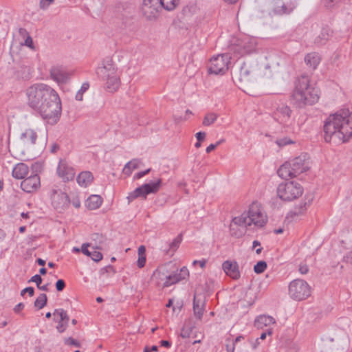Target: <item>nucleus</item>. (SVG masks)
<instances>
[{"label": "nucleus", "instance_id": "f257e3e1", "mask_svg": "<svg viewBox=\"0 0 352 352\" xmlns=\"http://www.w3.org/2000/svg\"><path fill=\"white\" fill-rule=\"evenodd\" d=\"M27 104L37 111L43 120L54 124L61 113V102L57 92L44 83H36L25 91Z\"/></svg>", "mask_w": 352, "mask_h": 352}, {"label": "nucleus", "instance_id": "f03ea898", "mask_svg": "<svg viewBox=\"0 0 352 352\" xmlns=\"http://www.w3.org/2000/svg\"><path fill=\"white\" fill-rule=\"evenodd\" d=\"M323 131L327 142L338 144L348 141L352 138V113L342 111L330 115L324 122Z\"/></svg>", "mask_w": 352, "mask_h": 352}, {"label": "nucleus", "instance_id": "7ed1b4c3", "mask_svg": "<svg viewBox=\"0 0 352 352\" xmlns=\"http://www.w3.org/2000/svg\"><path fill=\"white\" fill-rule=\"evenodd\" d=\"M317 88L310 85L307 75L302 74L295 82V89L292 95V101L298 107L312 105L319 99Z\"/></svg>", "mask_w": 352, "mask_h": 352}, {"label": "nucleus", "instance_id": "20e7f679", "mask_svg": "<svg viewBox=\"0 0 352 352\" xmlns=\"http://www.w3.org/2000/svg\"><path fill=\"white\" fill-rule=\"evenodd\" d=\"M267 222V216L261 204L253 202L248 211L234 218V223L243 225L245 228L254 226L256 228H263Z\"/></svg>", "mask_w": 352, "mask_h": 352}, {"label": "nucleus", "instance_id": "39448f33", "mask_svg": "<svg viewBox=\"0 0 352 352\" xmlns=\"http://www.w3.org/2000/svg\"><path fill=\"white\" fill-rule=\"evenodd\" d=\"M309 157L307 153L285 162L277 170V174L283 179H287L298 176L309 169Z\"/></svg>", "mask_w": 352, "mask_h": 352}, {"label": "nucleus", "instance_id": "423d86ee", "mask_svg": "<svg viewBox=\"0 0 352 352\" xmlns=\"http://www.w3.org/2000/svg\"><path fill=\"white\" fill-rule=\"evenodd\" d=\"M96 72L102 80L106 81V89L108 91L114 92L118 89L120 78L111 60L105 61L102 67L97 69Z\"/></svg>", "mask_w": 352, "mask_h": 352}, {"label": "nucleus", "instance_id": "0eeeda50", "mask_svg": "<svg viewBox=\"0 0 352 352\" xmlns=\"http://www.w3.org/2000/svg\"><path fill=\"white\" fill-rule=\"evenodd\" d=\"M303 188L295 182L289 181L280 184L277 188V195L284 201H292L302 195Z\"/></svg>", "mask_w": 352, "mask_h": 352}, {"label": "nucleus", "instance_id": "6e6552de", "mask_svg": "<svg viewBox=\"0 0 352 352\" xmlns=\"http://www.w3.org/2000/svg\"><path fill=\"white\" fill-rule=\"evenodd\" d=\"M310 287L307 283L302 279H296L289 285V294L296 300H302L310 296Z\"/></svg>", "mask_w": 352, "mask_h": 352}, {"label": "nucleus", "instance_id": "1a4fd4ad", "mask_svg": "<svg viewBox=\"0 0 352 352\" xmlns=\"http://www.w3.org/2000/svg\"><path fill=\"white\" fill-rule=\"evenodd\" d=\"M161 183V179H157L154 182L144 184L135 188L133 192H130L126 197L129 203L139 197H143L145 198L148 194L157 192L160 188Z\"/></svg>", "mask_w": 352, "mask_h": 352}, {"label": "nucleus", "instance_id": "9d476101", "mask_svg": "<svg viewBox=\"0 0 352 352\" xmlns=\"http://www.w3.org/2000/svg\"><path fill=\"white\" fill-rule=\"evenodd\" d=\"M228 54H219L210 59L209 72L214 74H223L228 69L230 63Z\"/></svg>", "mask_w": 352, "mask_h": 352}, {"label": "nucleus", "instance_id": "9b49d317", "mask_svg": "<svg viewBox=\"0 0 352 352\" xmlns=\"http://www.w3.org/2000/svg\"><path fill=\"white\" fill-rule=\"evenodd\" d=\"M292 111L290 107L286 104H281L278 105L274 112V118L285 128H289L292 125L291 118Z\"/></svg>", "mask_w": 352, "mask_h": 352}, {"label": "nucleus", "instance_id": "f8f14e48", "mask_svg": "<svg viewBox=\"0 0 352 352\" xmlns=\"http://www.w3.org/2000/svg\"><path fill=\"white\" fill-rule=\"evenodd\" d=\"M257 67L252 66L249 63H244L239 72L240 80L245 82H250L256 79L257 76Z\"/></svg>", "mask_w": 352, "mask_h": 352}, {"label": "nucleus", "instance_id": "ddd939ff", "mask_svg": "<svg viewBox=\"0 0 352 352\" xmlns=\"http://www.w3.org/2000/svg\"><path fill=\"white\" fill-rule=\"evenodd\" d=\"M40 177L37 174L25 178L21 183V189L26 192H32L40 187Z\"/></svg>", "mask_w": 352, "mask_h": 352}, {"label": "nucleus", "instance_id": "4468645a", "mask_svg": "<svg viewBox=\"0 0 352 352\" xmlns=\"http://www.w3.org/2000/svg\"><path fill=\"white\" fill-rule=\"evenodd\" d=\"M159 8V0H143L142 11L143 14L149 19L155 17Z\"/></svg>", "mask_w": 352, "mask_h": 352}, {"label": "nucleus", "instance_id": "2eb2a0df", "mask_svg": "<svg viewBox=\"0 0 352 352\" xmlns=\"http://www.w3.org/2000/svg\"><path fill=\"white\" fill-rule=\"evenodd\" d=\"M57 173L58 176L65 182L72 180L75 176L74 169L69 166L65 160H60Z\"/></svg>", "mask_w": 352, "mask_h": 352}, {"label": "nucleus", "instance_id": "dca6fc26", "mask_svg": "<svg viewBox=\"0 0 352 352\" xmlns=\"http://www.w3.org/2000/svg\"><path fill=\"white\" fill-rule=\"evenodd\" d=\"M51 78L58 82L63 84L67 82L69 79V74L61 67H53L50 69Z\"/></svg>", "mask_w": 352, "mask_h": 352}, {"label": "nucleus", "instance_id": "f3484780", "mask_svg": "<svg viewBox=\"0 0 352 352\" xmlns=\"http://www.w3.org/2000/svg\"><path fill=\"white\" fill-rule=\"evenodd\" d=\"M312 195H306L300 203L291 211L292 216H300L305 213L313 201Z\"/></svg>", "mask_w": 352, "mask_h": 352}, {"label": "nucleus", "instance_id": "a211bd4d", "mask_svg": "<svg viewBox=\"0 0 352 352\" xmlns=\"http://www.w3.org/2000/svg\"><path fill=\"white\" fill-rule=\"evenodd\" d=\"M224 272L232 279L237 280L240 277L239 265L236 261H226L222 264Z\"/></svg>", "mask_w": 352, "mask_h": 352}, {"label": "nucleus", "instance_id": "6ab92c4d", "mask_svg": "<svg viewBox=\"0 0 352 352\" xmlns=\"http://www.w3.org/2000/svg\"><path fill=\"white\" fill-rule=\"evenodd\" d=\"M168 274V270L166 267H160L156 269L152 276V279L155 282L157 286H162L163 287V283L166 282L167 276Z\"/></svg>", "mask_w": 352, "mask_h": 352}, {"label": "nucleus", "instance_id": "aec40b11", "mask_svg": "<svg viewBox=\"0 0 352 352\" xmlns=\"http://www.w3.org/2000/svg\"><path fill=\"white\" fill-rule=\"evenodd\" d=\"M36 133L31 129H25L20 135L21 142L28 146L34 145L36 143Z\"/></svg>", "mask_w": 352, "mask_h": 352}, {"label": "nucleus", "instance_id": "412c9836", "mask_svg": "<svg viewBox=\"0 0 352 352\" xmlns=\"http://www.w3.org/2000/svg\"><path fill=\"white\" fill-rule=\"evenodd\" d=\"M29 168L25 163H18L13 168L12 175L16 179H22L28 174Z\"/></svg>", "mask_w": 352, "mask_h": 352}, {"label": "nucleus", "instance_id": "4be33fe9", "mask_svg": "<svg viewBox=\"0 0 352 352\" xmlns=\"http://www.w3.org/2000/svg\"><path fill=\"white\" fill-rule=\"evenodd\" d=\"M69 197L66 193L60 192L58 195L52 197V204L54 207L58 209H63L69 204Z\"/></svg>", "mask_w": 352, "mask_h": 352}, {"label": "nucleus", "instance_id": "5701e85b", "mask_svg": "<svg viewBox=\"0 0 352 352\" xmlns=\"http://www.w3.org/2000/svg\"><path fill=\"white\" fill-rule=\"evenodd\" d=\"M204 300L199 296H194L193 311L195 316L201 319L204 314Z\"/></svg>", "mask_w": 352, "mask_h": 352}, {"label": "nucleus", "instance_id": "b1692460", "mask_svg": "<svg viewBox=\"0 0 352 352\" xmlns=\"http://www.w3.org/2000/svg\"><path fill=\"white\" fill-rule=\"evenodd\" d=\"M332 31L328 27L322 28L320 34L315 38V43L319 45L324 44L331 36Z\"/></svg>", "mask_w": 352, "mask_h": 352}, {"label": "nucleus", "instance_id": "393cba45", "mask_svg": "<svg viewBox=\"0 0 352 352\" xmlns=\"http://www.w3.org/2000/svg\"><path fill=\"white\" fill-rule=\"evenodd\" d=\"M91 239L94 242L93 249L103 250L107 246V237L102 234L94 233L91 235Z\"/></svg>", "mask_w": 352, "mask_h": 352}, {"label": "nucleus", "instance_id": "a878e982", "mask_svg": "<svg viewBox=\"0 0 352 352\" xmlns=\"http://www.w3.org/2000/svg\"><path fill=\"white\" fill-rule=\"evenodd\" d=\"M275 320L272 316L262 315L258 316L254 321V326L258 329H262L264 327L274 324Z\"/></svg>", "mask_w": 352, "mask_h": 352}, {"label": "nucleus", "instance_id": "bb28decb", "mask_svg": "<svg viewBox=\"0 0 352 352\" xmlns=\"http://www.w3.org/2000/svg\"><path fill=\"white\" fill-rule=\"evenodd\" d=\"M305 62L309 67L315 69L320 62V57L316 52L309 53L305 56Z\"/></svg>", "mask_w": 352, "mask_h": 352}, {"label": "nucleus", "instance_id": "cd10ccee", "mask_svg": "<svg viewBox=\"0 0 352 352\" xmlns=\"http://www.w3.org/2000/svg\"><path fill=\"white\" fill-rule=\"evenodd\" d=\"M93 179V175L90 171H83L77 177V182L80 186L87 187L91 183Z\"/></svg>", "mask_w": 352, "mask_h": 352}, {"label": "nucleus", "instance_id": "c85d7f7f", "mask_svg": "<svg viewBox=\"0 0 352 352\" xmlns=\"http://www.w3.org/2000/svg\"><path fill=\"white\" fill-rule=\"evenodd\" d=\"M243 225L234 223V218L230 226V234L236 238H240L245 234V229Z\"/></svg>", "mask_w": 352, "mask_h": 352}, {"label": "nucleus", "instance_id": "c756f323", "mask_svg": "<svg viewBox=\"0 0 352 352\" xmlns=\"http://www.w3.org/2000/svg\"><path fill=\"white\" fill-rule=\"evenodd\" d=\"M102 202V199L100 196L92 195L87 199L86 206L90 210H96L101 206Z\"/></svg>", "mask_w": 352, "mask_h": 352}, {"label": "nucleus", "instance_id": "7c9ffc66", "mask_svg": "<svg viewBox=\"0 0 352 352\" xmlns=\"http://www.w3.org/2000/svg\"><path fill=\"white\" fill-rule=\"evenodd\" d=\"M294 5H289L286 6L285 3L279 5L278 3H277V5H274L273 11L274 14H289L294 9Z\"/></svg>", "mask_w": 352, "mask_h": 352}, {"label": "nucleus", "instance_id": "2f4dec72", "mask_svg": "<svg viewBox=\"0 0 352 352\" xmlns=\"http://www.w3.org/2000/svg\"><path fill=\"white\" fill-rule=\"evenodd\" d=\"M141 162L138 159H133L131 160L130 162H127L124 168H123V173L124 174L129 176L132 173V171L135 169H137L139 168V166Z\"/></svg>", "mask_w": 352, "mask_h": 352}, {"label": "nucleus", "instance_id": "473e14b6", "mask_svg": "<svg viewBox=\"0 0 352 352\" xmlns=\"http://www.w3.org/2000/svg\"><path fill=\"white\" fill-rule=\"evenodd\" d=\"M179 0H159L160 8L170 11L173 10L179 4Z\"/></svg>", "mask_w": 352, "mask_h": 352}, {"label": "nucleus", "instance_id": "72a5a7b5", "mask_svg": "<svg viewBox=\"0 0 352 352\" xmlns=\"http://www.w3.org/2000/svg\"><path fill=\"white\" fill-rule=\"evenodd\" d=\"M180 281V277L178 278L177 276V272H169L167 276V280L166 282L163 283V287H169L173 284H175Z\"/></svg>", "mask_w": 352, "mask_h": 352}, {"label": "nucleus", "instance_id": "f704fd0d", "mask_svg": "<svg viewBox=\"0 0 352 352\" xmlns=\"http://www.w3.org/2000/svg\"><path fill=\"white\" fill-rule=\"evenodd\" d=\"M54 316H59L60 319L58 321H61V322H69V316L66 311L63 309H56L53 313Z\"/></svg>", "mask_w": 352, "mask_h": 352}, {"label": "nucleus", "instance_id": "c9c22d12", "mask_svg": "<svg viewBox=\"0 0 352 352\" xmlns=\"http://www.w3.org/2000/svg\"><path fill=\"white\" fill-rule=\"evenodd\" d=\"M47 301V295L43 293L41 294L38 296V298L36 299V300L34 302V306L36 307H37L38 309H41L46 305Z\"/></svg>", "mask_w": 352, "mask_h": 352}, {"label": "nucleus", "instance_id": "e433bc0d", "mask_svg": "<svg viewBox=\"0 0 352 352\" xmlns=\"http://www.w3.org/2000/svg\"><path fill=\"white\" fill-rule=\"evenodd\" d=\"M217 115L214 113H207L204 118L203 125L206 126H210L217 120Z\"/></svg>", "mask_w": 352, "mask_h": 352}, {"label": "nucleus", "instance_id": "4c0bfd02", "mask_svg": "<svg viewBox=\"0 0 352 352\" xmlns=\"http://www.w3.org/2000/svg\"><path fill=\"white\" fill-rule=\"evenodd\" d=\"M199 8L195 3H190L184 8L183 11L185 14H194L197 12Z\"/></svg>", "mask_w": 352, "mask_h": 352}, {"label": "nucleus", "instance_id": "58836bf2", "mask_svg": "<svg viewBox=\"0 0 352 352\" xmlns=\"http://www.w3.org/2000/svg\"><path fill=\"white\" fill-rule=\"evenodd\" d=\"M267 268V263L264 261H258L254 267V271L256 274L263 273Z\"/></svg>", "mask_w": 352, "mask_h": 352}, {"label": "nucleus", "instance_id": "ea45409f", "mask_svg": "<svg viewBox=\"0 0 352 352\" xmlns=\"http://www.w3.org/2000/svg\"><path fill=\"white\" fill-rule=\"evenodd\" d=\"M89 87L88 82H85L82 85L81 88L76 94V99L78 101H82L83 98V93L85 92Z\"/></svg>", "mask_w": 352, "mask_h": 352}, {"label": "nucleus", "instance_id": "a19ab883", "mask_svg": "<svg viewBox=\"0 0 352 352\" xmlns=\"http://www.w3.org/2000/svg\"><path fill=\"white\" fill-rule=\"evenodd\" d=\"M276 143L279 147H283L286 145L294 144V142L287 137H285L276 140Z\"/></svg>", "mask_w": 352, "mask_h": 352}, {"label": "nucleus", "instance_id": "79ce46f5", "mask_svg": "<svg viewBox=\"0 0 352 352\" xmlns=\"http://www.w3.org/2000/svg\"><path fill=\"white\" fill-rule=\"evenodd\" d=\"M182 234H180L170 244V248L171 250H173V251L177 250V248L179 247L180 243L182 242Z\"/></svg>", "mask_w": 352, "mask_h": 352}, {"label": "nucleus", "instance_id": "37998d69", "mask_svg": "<svg viewBox=\"0 0 352 352\" xmlns=\"http://www.w3.org/2000/svg\"><path fill=\"white\" fill-rule=\"evenodd\" d=\"M94 250L91 252V255L89 256L91 259L96 262H98L102 259V254L101 252L96 251V249H94Z\"/></svg>", "mask_w": 352, "mask_h": 352}, {"label": "nucleus", "instance_id": "c03bdc74", "mask_svg": "<svg viewBox=\"0 0 352 352\" xmlns=\"http://www.w3.org/2000/svg\"><path fill=\"white\" fill-rule=\"evenodd\" d=\"M188 270L186 267H183L182 268H181L179 272H177V276L178 278L180 277V280L185 279L187 276H188Z\"/></svg>", "mask_w": 352, "mask_h": 352}, {"label": "nucleus", "instance_id": "a18cd8bd", "mask_svg": "<svg viewBox=\"0 0 352 352\" xmlns=\"http://www.w3.org/2000/svg\"><path fill=\"white\" fill-rule=\"evenodd\" d=\"M54 0H41L39 7L42 10H46L50 4L53 3Z\"/></svg>", "mask_w": 352, "mask_h": 352}, {"label": "nucleus", "instance_id": "49530a36", "mask_svg": "<svg viewBox=\"0 0 352 352\" xmlns=\"http://www.w3.org/2000/svg\"><path fill=\"white\" fill-rule=\"evenodd\" d=\"M57 322H58V325L56 326L57 331L59 333L64 332L68 327V323L67 322H61V321H57Z\"/></svg>", "mask_w": 352, "mask_h": 352}, {"label": "nucleus", "instance_id": "de8ad7c7", "mask_svg": "<svg viewBox=\"0 0 352 352\" xmlns=\"http://www.w3.org/2000/svg\"><path fill=\"white\" fill-rule=\"evenodd\" d=\"M65 343L67 345L75 346L76 347H80V343L77 340H74V338H72L71 337L66 338L65 340Z\"/></svg>", "mask_w": 352, "mask_h": 352}, {"label": "nucleus", "instance_id": "09e8293b", "mask_svg": "<svg viewBox=\"0 0 352 352\" xmlns=\"http://www.w3.org/2000/svg\"><path fill=\"white\" fill-rule=\"evenodd\" d=\"M28 282H34L36 284L37 287L40 286L41 283H42V278L39 274H36L33 276Z\"/></svg>", "mask_w": 352, "mask_h": 352}, {"label": "nucleus", "instance_id": "8fccbe9b", "mask_svg": "<svg viewBox=\"0 0 352 352\" xmlns=\"http://www.w3.org/2000/svg\"><path fill=\"white\" fill-rule=\"evenodd\" d=\"M65 287V283L63 279H58L56 283V288L58 292H62Z\"/></svg>", "mask_w": 352, "mask_h": 352}, {"label": "nucleus", "instance_id": "3c124183", "mask_svg": "<svg viewBox=\"0 0 352 352\" xmlns=\"http://www.w3.org/2000/svg\"><path fill=\"white\" fill-rule=\"evenodd\" d=\"M146 263V256L145 255H141L138 256V259L137 261V265L139 268H142L145 265Z\"/></svg>", "mask_w": 352, "mask_h": 352}, {"label": "nucleus", "instance_id": "603ef678", "mask_svg": "<svg viewBox=\"0 0 352 352\" xmlns=\"http://www.w3.org/2000/svg\"><path fill=\"white\" fill-rule=\"evenodd\" d=\"M25 293H28L30 296H32L34 294V289L32 287H28L23 289V290H21V295L24 296V294Z\"/></svg>", "mask_w": 352, "mask_h": 352}, {"label": "nucleus", "instance_id": "864d4df0", "mask_svg": "<svg viewBox=\"0 0 352 352\" xmlns=\"http://www.w3.org/2000/svg\"><path fill=\"white\" fill-rule=\"evenodd\" d=\"M89 246H90V245L89 243H84V244H82V248H81L82 252L88 256H89L91 255V252L88 250V247H89Z\"/></svg>", "mask_w": 352, "mask_h": 352}, {"label": "nucleus", "instance_id": "5fc2aeb1", "mask_svg": "<svg viewBox=\"0 0 352 352\" xmlns=\"http://www.w3.org/2000/svg\"><path fill=\"white\" fill-rule=\"evenodd\" d=\"M299 272L302 274H306L309 272V267L307 265H300L299 267Z\"/></svg>", "mask_w": 352, "mask_h": 352}, {"label": "nucleus", "instance_id": "6e6d98bb", "mask_svg": "<svg viewBox=\"0 0 352 352\" xmlns=\"http://www.w3.org/2000/svg\"><path fill=\"white\" fill-rule=\"evenodd\" d=\"M196 138L197 139V141L201 142L205 139L206 137V133L205 132H198L195 135Z\"/></svg>", "mask_w": 352, "mask_h": 352}, {"label": "nucleus", "instance_id": "4d7b16f0", "mask_svg": "<svg viewBox=\"0 0 352 352\" xmlns=\"http://www.w3.org/2000/svg\"><path fill=\"white\" fill-rule=\"evenodd\" d=\"M151 169L148 168L144 171L139 172L135 175V178L140 179L150 172Z\"/></svg>", "mask_w": 352, "mask_h": 352}, {"label": "nucleus", "instance_id": "13d9d810", "mask_svg": "<svg viewBox=\"0 0 352 352\" xmlns=\"http://www.w3.org/2000/svg\"><path fill=\"white\" fill-rule=\"evenodd\" d=\"M339 1L340 0H325V5L327 7L331 8L338 3Z\"/></svg>", "mask_w": 352, "mask_h": 352}, {"label": "nucleus", "instance_id": "bf43d9fd", "mask_svg": "<svg viewBox=\"0 0 352 352\" xmlns=\"http://www.w3.org/2000/svg\"><path fill=\"white\" fill-rule=\"evenodd\" d=\"M19 34L23 38H26L28 36H29L28 32L24 28H19Z\"/></svg>", "mask_w": 352, "mask_h": 352}, {"label": "nucleus", "instance_id": "052dcab7", "mask_svg": "<svg viewBox=\"0 0 352 352\" xmlns=\"http://www.w3.org/2000/svg\"><path fill=\"white\" fill-rule=\"evenodd\" d=\"M25 45L26 46L30 47H32L33 41H32V37L30 35L28 36V37L25 38Z\"/></svg>", "mask_w": 352, "mask_h": 352}, {"label": "nucleus", "instance_id": "680f3d73", "mask_svg": "<svg viewBox=\"0 0 352 352\" xmlns=\"http://www.w3.org/2000/svg\"><path fill=\"white\" fill-rule=\"evenodd\" d=\"M24 308V304L22 303V302H20L19 304H17L14 308V312L16 313H19L21 310H22Z\"/></svg>", "mask_w": 352, "mask_h": 352}, {"label": "nucleus", "instance_id": "e2e57ef3", "mask_svg": "<svg viewBox=\"0 0 352 352\" xmlns=\"http://www.w3.org/2000/svg\"><path fill=\"white\" fill-rule=\"evenodd\" d=\"M197 263H200V267L204 268L206 266V261L203 259L201 261H194L193 265H196Z\"/></svg>", "mask_w": 352, "mask_h": 352}, {"label": "nucleus", "instance_id": "0e129e2a", "mask_svg": "<svg viewBox=\"0 0 352 352\" xmlns=\"http://www.w3.org/2000/svg\"><path fill=\"white\" fill-rule=\"evenodd\" d=\"M146 248L144 245H140L138 248V256L145 255Z\"/></svg>", "mask_w": 352, "mask_h": 352}, {"label": "nucleus", "instance_id": "69168bd1", "mask_svg": "<svg viewBox=\"0 0 352 352\" xmlns=\"http://www.w3.org/2000/svg\"><path fill=\"white\" fill-rule=\"evenodd\" d=\"M160 344H161V346L166 347V348L170 347V345H171L170 342L169 341H168V340H162V341H160Z\"/></svg>", "mask_w": 352, "mask_h": 352}, {"label": "nucleus", "instance_id": "338daca9", "mask_svg": "<svg viewBox=\"0 0 352 352\" xmlns=\"http://www.w3.org/2000/svg\"><path fill=\"white\" fill-rule=\"evenodd\" d=\"M226 346L227 352H234V349H235L234 343H232V346H230L228 344H227L226 345Z\"/></svg>", "mask_w": 352, "mask_h": 352}, {"label": "nucleus", "instance_id": "774afa93", "mask_svg": "<svg viewBox=\"0 0 352 352\" xmlns=\"http://www.w3.org/2000/svg\"><path fill=\"white\" fill-rule=\"evenodd\" d=\"M216 148V145L214 144H210L206 149V151L207 153H210L212 151H213Z\"/></svg>", "mask_w": 352, "mask_h": 352}]
</instances>
